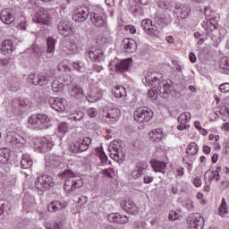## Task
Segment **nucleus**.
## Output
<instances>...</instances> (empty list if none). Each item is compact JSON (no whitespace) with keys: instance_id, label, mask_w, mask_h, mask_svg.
<instances>
[{"instance_id":"nucleus-1","label":"nucleus","mask_w":229,"mask_h":229,"mask_svg":"<svg viewBox=\"0 0 229 229\" xmlns=\"http://www.w3.org/2000/svg\"><path fill=\"white\" fill-rule=\"evenodd\" d=\"M143 83L146 87H149L150 89H157L159 96L162 97L163 99H167L169 94H171V90H173V86H171L167 81H164L162 79V73L157 72H148L145 76V81H143Z\"/></svg>"},{"instance_id":"nucleus-2","label":"nucleus","mask_w":229,"mask_h":229,"mask_svg":"<svg viewBox=\"0 0 229 229\" xmlns=\"http://www.w3.org/2000/svg\"><path fill=\"white\" fill-rule=\"evenodd\" d=\"M62 178H66L64 183V189L66 192H71L83 185L81 177L76 176V174L72 170L67 169L63 172Z\"/></svg>"},{"instance_id":"nucleus-3","label":"nucleus","mask_w":229,"mask_h":229,"mask_svg":"<svg viewBox=\"0 0 229 229\" xmlns=\"http://www.w3.org/2000/svg\"><path fill=\"white\" fill-rule=\"evenodd\" d=\"M108 151L111 158H113L114 162L121 163L126 157V153L124 152V142L121 140L112 141L108 147Z\"/></svg>"},{"instance_id":"nucleus-4","label":"nucleus","mask_w":229,"mask_h":229,"mask_svg":"<svg viewBox=\"0 0 229 229\" xmlns=\"http://www.w3.org/2000/svg\"><path fill=\"white\" fill-rule=\"evenodd\" d=\"M55 181L53 176L49 174L39 175L35 182V187L38 191H47L50 187H55Z\"/></svg>"},{"instance_id":"nucleus-5","label":"nucleus","mask_w":229,"mask_h":229,"mask_svg":"<svg viewBox=\"0 0 229 229\" xmlns=\"http://www.w3.org/2000/svg\"><path fill=\"white\" fill-rule=\"evenodd\" d=\"M133 115L137 123H149L153 118V111L148 107H138Z\"/></svg>"},{"instance_id":"nucleus-6","label":"nucleus","mask_w":229,"mask_h":229,"mask_svg":"<svg viewBox=\"0 0 229 229\" xmlns=\"http://www.w3.org/2000/svg\"><path fill=\"white\" fill-rule=\"evenodd\" d=\"M189 229H203L205 226V219L199 213L191 215L187 218Z\"/></svg>"},{"instance_id":"nucleus-7","label":"nucleus","mask_w":229,"mask_h":229,"mask_svg":"<svg viewBox=\"0 0 229 229\" xmlns=\"http://www.w3.org/2000/svg\"><path fill=\"white\" fill-rule=\"evenodd\" d=\"M57 31L63 37H71V35L74 33L72 30V23L64 20H57Z\"/></svg>"},{"instance_id":"nucleus-8","label":"nucleus","mask_w":229,"mask_h":229,"mask_svg":"<svg viewBox=\"0 0 229 229\" xmlns=\"http://www.w3.org/2000/svg\"><path fill=\"white\" fill-rule=\"evenodd\" d=\"M32 21L37 24H49L51 21V14H49L47 10L41 9L34 14Z\"/></svg>"},{"instance_id":"nucleus-9","label":"nucleus","mask_w":229,"mask_h":229,"mask_svg":"<svg viewBox=\"0 0 229 229\" xmlns=\"http://www.w3.org/2000/svg\"><path fill=\"white\" fill-rule=\"evenodd\" d=\"M89 13V7H79L73 12L72 21H75V22H85Z\"/></svg>"},{"instance_id":"nucleus-10","label":"nucleus","mask_w":229,"mask_h":229,"mask_svg":"<svg viewBox=\"0 0 229 229\" xmlns=\"http://www.w3.org/2000/svg\"><path fill=\"white\" fill-rule=\"evenodd\" d=\"M5 140L7 144H10L11 146H16V148H19L21 145L22 146L26 143L24 138L13 131L8 132Z\"/></svg>"},{"instance_id":"nucleus-11","label":"nucleus","mask_w":229,"mask_h":229,"mask_svg":"<svg viewBox=\"0 0 229 229\" xmlns=\"http://www.w3.org/2000/svg\"><path fill=\"white\" fill-rule=\"evenodd\" d=\"M90 20L96 28H105L106 26V17H105L103 11L101 13H92L90 14Z\"/></svg>"},{"instance_id":"nucleus-12","label":"nucleus","mask_w":229,"mask_h":229,"mask_svg":"<svg viewBox=\"0 0 229 229\" xmlns=\"http://www.w3.org/2000/svg\"><path fill=\"white\" fill-rule=\"evenodd\" d=\"M151 20H143L141 21V26L147 35H149L150 37H159L160 36V31H158V29L157 27L153 26L151 24Z\"/></svg>"},{"instance_id":"nucleus-13","label":"nucleus","mask_w":229,"mask_h":229,"mask_svg":"<svg viewBox=\"0 0 229 229\" xmlns=\"http://www.w3.org/2000/svg\"><path fill=\"white\" fill-rule=\"evenodd\" d=\"M46 160V168L47 171H51V169H56L60 167V164H62L63 158L58 155L52 154Z\"/></svg>"},{"instance_id":"nucleus-14","label":"nucleus","mask_w":229,"mask_h":229,"mask_svg":"<svg viewBox=\"0 0 229 229\" xmlns=\"http://www.w3.org/2000/svg\"><path fill=\"white\" fill-rule=\"evenodd\" d=\"M86 56H89L91 62H103L105 60V53L103 50L98 48L87 50Z\"/></svg>"},{"instance_id":"nucleus-15","label":"nucleus","mask_w":229,"mask_h":229,"mask_svg":"<svg viewBox=\"0 0 229 229\" xmlns=\"http://www.w3.org/2000/svg\"><path fill=\"white\" fill-rule=\"evenodd\" d=\"M49 105L51 108H53L56 112H64V110H65L67 101L60 98H52L49 99Z\"/></svg>"},{"instance_id":"nucleus-16","label":"nucleus","mask_w":229,"mask_h":229,"mask_svg":"<svg viewBox=\"0 0 229 229\" xmlns=\"http://www.w3.org/2000/svg\"><path fill=\"white\" fill-rule=\"evenodd\" d=\"M27 53H30L32 56L38 60V62H44L45 64L49 62L47 56L44 57V51L42 48L37 46H33L27 49Z\"/></svg>"},{"instance_id":"nucleus-17","label":"nucleus","mask_w":229,"mask_h":229,"mask_svg":"<svg viewBox=\"0 0 229 229\" xmlns=\"http://www.w3.org/2000/svg\"><path fill=\"white\" fill-rule=\"evenodd\" d=\"M154 21L158 26H167V24H171L173 18H171V15L166 13H157L155 14Z\"/></svg>"},{"instance_id":"nucleus-18","label":"nucleus","mask_w":229,"mask_h":229,"mask_svg":"<svg viewBox=\"0 0 229 229\" xmlns=\"http://www.w3.org/2000/svg\"><path fill=\"white\" fill-rule=\"evenodd\" d=\"M122 47H123V51L131 55V53H135L137 51V42L133 40V38H125L122 41Z\"/></svg>"},{"instance_id":"nucleus-19","label":"nucleus","mask_w":229,"mask_h":229,"mask_svg":"<svg viewBox=\"0 0 229 229\" xmlns=\"http://www.w3.org/2000/svg\"><path fill=\"white\" fill-rule=\"evenodd\" d=\"M15 51V46H13V41L11 39H6L2 42V45L0 47V52L2 55H4V56H11L12 53Z\"/></svg>"},{"instance_id":"nucleus-20","label":"nucleus","mask_w":229,"mask_h":229,"mask_svg":"<svg viewBox=\"0 0 229 229\" xmlns=\"http://www.w3.org/2000/svg\"><path fill=\"white\" fill-rule=\"evenodd\" d=\"M107 219L110 223H116V225H126L130 218L125 215H119L117 213H111L108 215Z\"/></svg>"},{"instance_id":"nucleus-21","label":"nucleus","mask_w":229,"mask_h":229,"mask_svg":"<svg viewBox=\"0 0 229 229\" xmlns=\"http://www.w3.org/2000/svg\"><path fill=\"white\" fill-rule=\"evenodd\" d=\"M133 61L131 60V58H128V59H123L120 62H118L115 64V71L116 72H127V71H130V67H131V63Z\"/></svg>"},{"instance_id":"nucleus-22","label":"nucleus","mask_w":229,"mask_h":229,"mask_svg":"<svg viewBox=\"0 0 229 229\" xmlns=\"http://www.w3.org/2000/svg\"><path fill=\"white\" fill-rule=\"evenodd\" d=\"M101 98H103V90L99 88H94L90 90L87 99L89 103H96V101H99Z\"/></svg>"},{"instance_id":"nucleus-23","label":"nucleus","mask_w":229,"mask_h":229,"mask_svg":"<svg viewBox=\"0 0 229 229\" xmlns=\"http://www.w3.org/2000/svg\"><path fill=\"white\" fill-rule=\"evenodd\" d=\"M121 207L127 214H137L139 212V208L133 200L123 201L121 203Z\"/></svg>"},{"instance_id":"nucleus-24","label":"nucleus","mask_w":229,"mask_h":229,"mask_svg":"<svg viewBox=\"0 0 229 229\" xmlns=\"http://www.w3.org/2000/svg\"><path fill=\"white\" fill-rule=\"evenodd\" d=\"M67 207L66 202H62L60 200L51 201L47 206L48 212H60V210H64Z\"/></svg>"},{"instance_id":"nucleus-25","label":"nucleus","mask_w":229,"mask_h":229,"mask_svg":"<svg viewBox=\"0 0 229 229\" xmlns=\"http://www.w3.org/2000/svg\"><path fill=\"white\" fill-rule=\"evenodd\" d=\"M0 20L4 24H12L15 21V16L10 12V9H4L0 13Z\"/></svg>"},{"instance_id":"nucleus-26","label":"nucleus","mask_w":229,"mask_h":229,"mask_svg":"<svg viewBox=\"0 0 229 229\" xmlns=\"http://www.w3.org/2000/svg\"><path fill=\"white\" fill-rule=\"evenodd\" d=\"M28 123L29 124H31L34 130H44V125L42 124L38 114H32L29 118Z\"/></svg>"},{"instance_id":"nucleus-27","label":"nucleus","mask_w":229,"mask_h":229,"mask_svg":"<svg viewBox=\"0 0 229 229\" xmlns=\"http://www.w3.org/2000/svg\"><path fill=\"white\" fill-rule=\"evenodd\" d=\"M40 148L42 151H51L53 146H55V141L51 139V137H43L40 140Z\"/></svg>"},{"instance_id":"nucleus-28","label":"nucleus","mask_w":229,"mask_h":229,"mask_svg":"<svg viewBox=\"0 0 229 229\" xmlns=\"http://www.w3.org/2000/svg\"><path fill=\"white\" fill-rule=\"evenodd\" d=\"M163 137L164 133L162 132V129H155L148 133L150 142L158 143L162 140Z\"/></svg>"},{"instance_id":"nucleus-29","label":"nucleus","mask_w":229,"mask_h":229,"mask_svg":"<svg viewBox=\"0 0 229 229\" xmlns=\"http://www.w3.org/2000/svg\"><path fill=\"white\" fill-rule=\"evenodd\" d=\"M177 13L181 19H187L191 13V6L188 4H180L177 7Z\"/></svg>"},{"instance_id":"nucleus-30","label":"nucleus","mask_w":229,"mask_h":229,"mask_svg":"<svg viewBox=\"0 0 229 229\" xmlns=\"http://www.w3.org/2000/svg\"><path fill=\"white\" fill-rule=\"evenodd\" d=\"M47 83H49V75L47 73H39L37 76L36 81H33V85H39L40 87H44Z\"/></svg>"},{"instance_id":"nucleus-31","label":"nucleus","mask_w":229,"mask_h":229,"mask_svg":"<svg viewBox=\"0 0 229 229\" xmlns=\"http://www.w3.org/2000/svg\"><path fill=\"white\" fill-rule=\"evenodd\" d=\"M151 165L156 173H165V167L167 165L164 161H151Z\"/></svg>"},{"instance_id":"nucleus-32","label":"nucleus","mask_w":229,"mask_h":229,"mask_svg":"<svg viewBox=\"0 0 229 229\" xmlns=\"http://www.w3.org/2000/svg\"><path fill=\"white\" fill-rule=\"evenodd\" d=\"M112 92L114 98H126V88L124 86L114 87Z\"/></svg>"},{"instance_id":"nucleus-33","label":"nucleus","mask_w":229,"mask_h":229,"mask_svg":"<svg viewBox=\"0 0 229 229\" xmlns=\"http://www.w3.org/2000/svg\"><path fill=\"white\" fill-rule=\"evenodd\" d=\"M55 46H56V39L49 37L47 39V55L55 54Z\"/></svg>"},{"instance_id":"nucleus-34","label":"nucleus","mask_w":229,"mask_h":229,"mask_svg":"<svg viewBox=\"0 0 229 229\" xmlns=\"http://www.w3.org/2000/svg\"><path fill=\"white\" fill-rule=\"evenodd\" d=\"M120 115L121 110L117 108H110L107 110V113L106 114V117L107 119H113L114 121H115V119H117V117H119Z\"/></svg>"},{"instance_id":"nucleus-35","label":"nucleus","mask_w":229,"mask_h":229,"mask_svg":"<svg viewBox=\"0 0 229 229\" xmlns=\"http://www.w3.org/2000/svg\"><path fill=\"white\" fill-rule=\"evenodd\" d=\"M10 160L9 148H0V162L1 164H6Z\"/></svg>"},{"instance_id":"nucleus-36","label":"nucleus","mask_w":229,"mask_h":229,"mask_svg":"<svg viewBox=\"0 0 229 229\" xmlns=\"http://www.w3.org/2000/svg\"><path fill=\"white\" fill-rule=\"evenodd\" d=\"M92 140L89 137L85 138L84 140H80L79 146L81 148V153H82V151H87V149H89V146H90Z\"/></svg>"},{"instance_id":"nucleus-37","label":"nucleus","mask_w":229,"mask_h":229,"mask_svg":"<svg viewBox=\"0 0 229 229\" xmlns=\"http://www.w3.org/2000/svg\"><path fill=\"white\" fill-rule=\"evenodd\" d=\"M38 115H39V120L43 124V130H47V128L51 126V120L49 119V116H47V114H38Z\"/></svg>"},{"instance_id":"nucleus-38","label":"nucleus","mask_w":229,"mask_h":229,"mask_svg":"<svg viewBox=\"0 0 229 229\" xmlns=\"http://www.w3.org/2000/svg\"><path fill=\"white\" fill-rule=\"evenodd\" d=\"M72 67H73L74 71H77L78 72H85V63L81 61H75L72 63Z\"/></svg>"},{"instance_id":"nucleus-39","label":"nucleus","mask_w":229,"mask_h":229,"mask_svg":"<svg viewBox=\"0 0 229 229\" xmlns=\"http://www.w3.org/2000/svg\"><path fill=\"white\" fill-rule=\"evenodd\" d=\"M191 113L184 112L180 114L177 121L178 123H180V124H187V123L191 121Z\"/></svg>"},{"instance_id":"nucleus-40","label":"nucleus","mask_w":229,"mask_h":229,"mask_svg":"<svg viewBox=\"0 0 229 229\" xmlns=\"http://www.w3.org/2000/svg\"><path fill=\"white\" fill-rule=\"evenodd\" d=\"M69 131V123L63 122L59 123L57 126V132L60 133V135H64V133H67Z\"/></svg>"},{"instance_id":"nucleus-41","label":"nucleus","mask_w":229,"mask_h":229,"mask_svg":"<svg viewBox=\"0 0 229 229\" xmlns=\"http://www.w3.org/2000/svg\"><path fill=\"white\" fill-rule=\"evenodd\" d=\"M198 153V145L195 142H191L187 147V154L194 157Z\"/></svg>"},{"instance_id":"nucleus-42","label":"nucleus","mask_w":229,"mask_h":229,"mask_svg":"<svg viewBox=\"0 0 229 229\" xmlns=\"http://www.w3.org/2000/svg\"><path fill=\"white\" fill-rule=\"evenodd\" d=\"M72 96H83V89L77 84H73L72 88Z\"/></svg>"},{"instance_id":"nucleus-43","label":"nucleus","mask_w":229,"mask_h":229,"mask_svg":"<svg viewBox=\"0 0 229 229\" xmlns=\"http://www.w3.org/2000/svg\"><path fill=\"white\" fill-rule=\"evenodd\" d=\"M21 165L22 169H30L33 165V160L30 157H23L21 161Z\"/></svg>"},{"instance_id":"nucleus-44","label":"nucleus","mask_w":229,"mask_h":229,"mask_svg":"<svg viewBox=\"0 0 229 229\" xmlns=\"http://www.w3.org/2000/svg\"><path fill=\"white\" fill-rule=\"evenodd\" d=\"M158 96H160V91L157 88H151L148 90V98L150 99H153L155 101L156 99H158Z\"/></svg>"},{"instance_id":"nucleus-45","label":"nucleus","mask_w":229,"mask_h":229,"mask_svg":"<svg viewBox=\"0 0 229 229\" xmlns=\"http://www.w3.org/2000/svg\"><path fill=\"white\" fill-rule=\"evenodd\" d=\"M62 89H64V84L60 83V81L55 80L52 82V90L53 92H61Z\"/></svg>"},{"instance_id":"nucleus-46","label":"nucleus","mask_w":229,"mask_h":229,"mask_svg":"<svg viewBox=\"0 0 229 229\" xmlns=\"http://www.w3.org/2000/svg\"><path fill=\"white\" fill-rule=\"evenodd\" d=\"M219 65L224 71H229V57H222Z\"/></svg>"},{"instance_id":"nucleus-47","label":"nucleus","mask_w":229,"mask_h":229,"mask_svg":"<svg viewBox=\"0 0 229 229\" xmlns=\"http://www.w3.org/2000/svg\"><path fill=\"white\" fill-rule=\"evenodd\" d=\"M228 212L226 208V200L225 199H222V204L218 208V214L219 216H225Z\"/></svg>"},{"instance_id":"nucleus-48","label":"nucleus","mask_w":229,"mask_h":229,"mask_svg":"<svg viewBox=\"0 0 229 229\" xmlns=\"http://www.w3.org/2000/svg\"><path fill=\"white\" fill-rule=\"evenodd\" d=\"M97 155H98V158H100L102 164H106V162L108 161V157H106V154H105V151L99 149L97 152Z\"/></svg>"},{"instance_id":"nucleus-49","label":"nucleus","mask_w":229,"mask_h":229,"mask_svg":"<svg viewBox=\"0 0 229 229\" xmlns=\"http://www.w3.org/2000/svg\"><path fill=\"white\" fill-rule=\"evenodd\" d=\"M70 151H72V153H81V150L80 148V141H76L72 145H71Z\"/></svg>"},{"instance_id":"nucleus-50","label":"nucleus","mask_w":229,"mask_h":229,"mask_svg":"<svg viewBox=\"0 0 229 229\" xmlns=\"http://www.w3.org/2000/svg\"><path fill=\"white\" fill-rule=\"evenodd\" d=\"M10 204L6 200H0V216H3L4 214V210L6 208H9Z\"/></svg>"},{"instance_id":"nucleus-51","label":"nucleus","mask_w":229,"mask_h":229,"mask_svg":"<svg viewBox=\"0 0 229 229\" xmlns=\"http://www.w3.org/2000/svg\"><path fill=\"white\" fill-rule=\"evenodd\" d=\"M144 172L139 170V168L135 167L133 171L131 172V176L134 178V180H137V178H140L142 176V174Z\"/></svg>"},{"instance_id":"nucleus-52","label":"nucleus","mask_w":229,"mask_h":229,"mask_svg":"<svg viewBox=\"0 0 229 229\" xmlns=\"http://www.w3.org/2000/svg\"><path fill=\"white\" fill-rule=\"evenodd\" d=\"M83 115H85L83 112L78 111L75 114L72 115V121H81L83 119Z\"/></svg>"},{"instance_id":"nucleus-53","label":"nucleus","mask_w":229,"mask_h":229,"mask_svg":"<svg viewBox=\"0 0 229 229\" xmlns=\"http://www.w3.org/2000/svg\"><path fill=\"white\" fill-rule=\"evenodd\" d=\"M87 114L89 117H96V115H98V109L94 107H89L87 109Z\"/></svg>"},{"instance_id":"nucleus-54","label":"nucleus","mask_w":229,"mask_h":229,"mask_svg":"<svg viewBox=\"0 0 229 229\" xmlns=\"http://www.w3.org/2000/svg\"><path fill=\"white\" fill-rule=\"evenodd\" d=\"M136 168L140 170L142 173H144V171L148 169V163H146L145 161L140 162L138 163Z\"/></svg>"},{"instance_id":"nucleus-55","label":"nucleus","mask_w":229,"mask_h":229,"mask_svg":"<svg viewBox=\"0 0 229 229\" xmlns=\"http://www.w3.org/2000/svg\"><path fill=\"white\" fill-rule=\"evenodd\" d=\"M114 168H107L103 170L104 176H106L107 178H112V175L114 174Z\"/></svg>"},{"instance_id":"nucleus-56","label":"nucleus","mask_w":229,"mask_h":229,"mask_svg":"<svg viewBox=\"0 0 229 229\" xmlns=\"http://www.w3.org/2000/svg\"><path fill=\"white\" fill-rule=\"evenodd\" d=\"M219 174L217 171H212L211 172V175L209 177V182H212V180H216V182H218L219 181Z\"/></svg>"},{"instance_id":"nucleus-57","label":"nucleus","mask_w":229,"mask_h":229,"mask_svg":"<svg viewBox=\"0 0 229 229\" xmlns=\"http://www.w3.org/2000/svg\"><path fill=\"white\" fill-rule=\"evenodd\" d=\"M168 219L169 221H176V219H178V213H176V211H170Z\"/></svg>"},{"instance_id":"nucleus-58","label":"nucleus","mask_w":229,"mask_h":229,"mask_svg":"<svg viewBox=\"0 0 229 229\" xmlns=\"http://www.w3.org/2000/svg\"><path fill=\"white\" fill-rule=\"evenodd\" d=\"M211 40L214 47H217V46H219V42H221V39H219V38L216 35H211Z\"/></svg>"},{"instance_id":"nucleus-59","label":"nucleus","mask_w":229,"mask_h":229,"mask_svg":"<svg viewBox=\"0 0 229 229\" xmlns=\"http://www.w3.org/2000/svg\"><path fill=\"white\" fill-rule=\"evenodd\" d=\"M219 90L221 92H229V83L228 82H225V83H223L219 86Z\"/></svg>"},{"instance_id":"nucleus-60","label":"nucleus","mask_w":229,"mask_h":229,"mask_svg":"<svg viewBox=\"0 0 229 229\" xmlns=\"http://www.w3.org/2000/svg\"><path fill=\"white\" fill-rule=\"evenodd\" d=\"M158 8H161V10H167L169 8V5L165 1L160 0L157 3Z\"/></svg>"},{"instance_id":"nucleus-61","label":"nucleus","mask_w":229,"mask_h":229,"mask_svg":"<svg viewBox=\"0 0 229 229\" xmlns=\"http://www.w3.org/2000/svg\"><path fill=\"white\" fill-rule=\"evenodd\" d=\"M108 42V38L105 37H99L97 38V43L100 46H103V44H106Z\"/></svg>"},{"instance_id":"nucleus-62","label":"nucleus","mask_w":229,"mask_h":229,"mask_svg":"<svg viewBox=\"0 0 229 229\" xmlns=\"http://www.w3.org/2000/svg\"><path fill=\"white\" fill-rule=\"evenodd\" d=\"M87 201H88V198L86 196H82V197L79 198V199H78L79 205H85V203H87Z\"/></svg>"},{"instance_id":"nucleus-63","label":"nucleus","mask_w":229,"mask_h":229,"mask_svg":"<svg viewBox=\"0 0 229 229\" xmlns=\"http://www.w3.org/2000/svg\"><path fill=\"white\" fill-rule=\"evenodd\" d=\"M151 182H153V176H149V175L144 176V178H143L144 183H151Z\"/></svg>"},{"instance_id":"nucleus-64","label":"nucleus","mask_w":229,"mask_h":229,"mask_svg":"<svg viewBox=\"0 0 229 229\" xmlns=\"http://www.w3.org/2000/svg\"><path fill=\"white\" fill-rule=\"evenodd\" d=\"M193 184L195 185V187H201V179L196 177L193 180Z\"/></svg>"}]
</instances>
